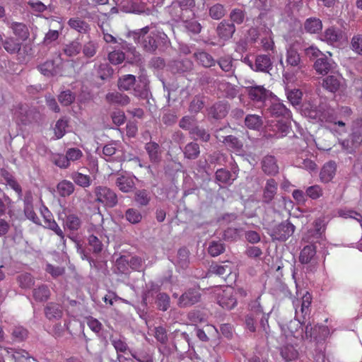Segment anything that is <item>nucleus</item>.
Listing matches in <instances>:
<instances>
[{
    "instance_id": "obj_1",
    "label": "nucleus",
    "mask_w": 362,
    "mask_h": 362,
    "mask_svg": "<svg viewBox=\"0 0 362 362\" xmlns=\"http://www.w3.org/2000/svg\"><path fill=\"white\" fill-rule=\"evenodd\" d=\"M154 23L129 33L134 41L140 44L142 49L150 54H155L157 49L166 47L170 43L168 35L160 30L154 29Z\"/></svg>"
},
{
    "instance_id": "obj_2",
    "label": "nucleus",
    "mask_w": 362,
    "mask_h": 362,
    "mask_svg": "<svg viewBox=\"0 0 362 362\" xmlns=\"http://www.w3.org/2000/svg\"><path fill=\"white\" fill-rule=\"evenodd\" d=\"M302 114L312 119L314 122H327L344 127L345 122L343 120H338V116L334 111L325 104H320L316 106L310 103H305L301 107Z\"/></svg>"
},
{
    "instance_id": "obj_3",
    "label": "nucleus",
    "mask_w": 362,
    "mask_h": 362,
    "mask_svg": "<svg viewBox=\"0 0 362 362\" xmlns=\"http://www.w3.org/2000/svg\"><path fill=\"white\" fill-rule=\"evenodd\" d=\"M264 228L273 241L284 242L295 232L296 227L288 220L275 224L274 221L264 220Z\"/></svg>"
},
{
    "instance_id": "obj_4",
    "label": "nucleus",
    "mask_w": 362,
    "mask_h": 362,
    "mask_svg": "<svg viewBox=\"0 0 362 362\" xmlns=\"http://www.w3.org/2000/svg\"><path fill=\"white\" fill-rule=\"evenodd\" d=\"M95 201L101 203L104 206L113 208L118 203L116 192L105 186H98L94 189Z\"/></svg>"
},
{
    "instance_id": "obj_5",
    "label": "nucleus",
    "mask_w": 362,
    "mask_h": 362,
    "mask_svg": "<svg viewBox=\"0 0 362 362\" xmlns=\"http://www.w3.org/2000/svg\"><path fill=\"white\" fill-rule=\"evenodd\" d=\"M201 300V293L197 288H192L185 291L177 301V306L185 308L199 303Z\"/></svg>"
},
{
    "instance_id": "obj_6",
    "label": "nucleus",
    "mask_w": 362,
    "mask_h": 362,
    "mask_svg": "<svg viewBox=\"0 0 362 362\" xmlns=\"http://www.w3.org/2000/svg\"><path fill=\"white\" fill-rule=\"evenodd\" d=\"M327 333V327L318 325H313L310 322H308L305 325L304 334L302 335V338L310 341H320L323 339Z\"/></svg>"
},
{
    "instance_id": "obj_7",
    "label": "nucleus",
    "mask_w": 362,
    "mask_h": 362,
    "mask_svg": "<svg viewBox=\"0 0 362 362\" xmlns=\"http://www.w3.org/2000/svg\"><path fill=\"white\" fill-rule=\"evenodd\" d=\"M119 45L120 48L125 51V60L127 63L135 65L142 63L141 54L134 46L122 40L119 42Z\"/></svg>"
},
{
    "instance_id": "obj_8",
    "label": "nucleus",
    "mask_w": 362,
    "mask_h": 362,
    "mask_svg": "<svg viewBox=\"0 0 362 362\" xmlns=\"http://www.w3.org/2000/svg\"><path fill=\"white\" fill-rule=\"evenodd\" d=\"M274 11L261 12L255 18L258 27L267 35L272 34L271 28L274 25Z\"/></svg>"
},
{
    "instance_id": "obj_9",
    "label": "nucleus",
    "mask_w": 362,
    "mask_h": 362,
    "mask_svg": "<svg viewBox=\"0 0 362 362\" xmlns=\"http://www.w3.org/2000/svg\"><path fill=\"white\" fill-rule=\"evenodd\" d=\"M313 67L318 74L326 75L335 69L336 64L330 57L324 54L316 59Z\"/></svg>"
},
{
    "instance_id": "obj_10",
    "label": "nucleus",
    "mask_w": 362,
    "mask_h": 362,
    "mask_svg": "<svg viewBox=\"0 0 362 362\" xmlns=\"http://www.w3.org/2000/svg\"><path fill=\"white\" fill-rule=\"evenodd\" d=\"M149 81L146 75L139 76L134 88L133 93L136 97L146 99L149 95Z\"/></svg>"
},
{
    "instance_id": "obj_11",
    "label": "nucleus",
    "mask_w": 362,
    "mask_h": 362,
    "mask_svg": "<svg viewBox=\"0 0 362 362\" xmlns=\"http://www.w3.org/2000/svg\"><path fill=\"white\" fill-rule=\"evenodd\" d=\"M278 190V182L273 178L268 179L263 188L262 202L269 204L274 199Z\"/></svg>"
},
{
    "instance_id": "obj_12",
    "label": "nucleus",
    "mask_w": 362,
    "mask_h": 362,
    "mask_svg": "<svg viewBox=\"0 0 362 362\" xmlns=\"http://www.w3.org/2000/svg\"><path fill=\"white\" fill-rule=\"evenodd\" d=\"M135 176L128 174L119 175L115 180V185L124 193H129L135 189Z\"/></svg>"
},
{
    "instance_id": "obj_13",
    "label": "nucleus",
    "mask_w": 362,
    "mask_h": 362,
    "mask_svg": "<svg viewBox=\"0 0 362 362\" xmlns=\"http://www.w3.org/2000/svg\"><path fill=\"white\" fill-rule=\"evenodd\" d=\"M249 98L255 102H264L271 95V92L262 86L246 87Z\"/></svg>"
},
{
    "instance_id": "obj_14",
    "label": "nucleus",
    "mask_w": 362,
    "mask_h": 362,
    "mask_svg": "<svg viewBox=\"0 0 362 362\" xmlns=\"http://www.w3.org/2000/svg\"><path fill=\"white\" fill-rule=\"evenodd\" d=\"M236 30L234 23L227 20H223L216 27V34L221 39L228 40L230 39Z\"/></svg>"
},
{
    "instance_id": "obj_15",
    "label": "nucleus",
    "mask_w": 362,
    "mask_h": 362,
    "mask_svg": "<svg viewBox=\"0 0 362 362\" xmlns=\"http://www.w3.org/2000/svg\"><path fill=\"white\" fill-rule=\"evenodd\" d=\"M254 66L255 71L267 74L272 70L273 63L269 55L259 54L255 57Z\"/></svg>"
},
{
    "instance_id": "obj_16",
    "label": "nucleus",
    "mask_w": 362,
    "mask_h": 362,
    "mask_svg": "<svg viewBox=\"0 0 362 362\" xmlns=\"http://www.w3.org/2000/svg\"><path fill=\"white\" fill-rule=\"evenodd\" d=\"M262 170L267 175H275L279 173L276 158L272 155H267L261 161Z\"/></svg>"
},
{
    "instance_id": "obj_17",
    "label": "nucleus",
    "mask_w": 362,
    "mask_h": 362,
    "mask_svg": "<svg viewBox=\"0 0 362 362\" xmlns=\"http://www.w3.org/2000/svg\"><path fill=\"white\" fill-rule=\"evenodd\" d=\"M312 302V296L308 293L306 292L305 294L303 295L302 298L301 306H300V313L301 317L299 316V313L297 310H296V318L298 321V322L303 325L305 324L306 317L310 315V307Z\"/></svg>"
},
{
    "instance_id": "obj_18",
    "label": "nucleus",
    "mask_w": 362,
    "mask_h": 362,
    "mask_svg": "<svg viewBox=\"0 0 362 362\" xmlns=\"http://www.w3.org/2000/svg\"><path fill=\"white\" fill-rule=\"evenodd\" d=\"M42 214L44 218L43 226L46 228L53 230L57 235H59L62 240L64 239V234L63 230L58 226L57 222L52 218V215L48 211L47 209H45V211H42Z\"/></svg>"
},
{
    "instance_id": "obj_19",
    "label": "nucleus",
    "mask_w": 362,
    "mask_h": 362,
    "mask_svg": "<svg viewBox=\"0 0 362 362\" xmlns=\"http://www.w3.org/2000/svg\"><path fill=\"white\" fill-rule=\"evenodd\" d=\"M232 272L233 266L229 262H225L224 264L212 263L209 269L210 274L218 275L224 279L230 275Z\"/></svg>"
},
{
    "instance_id": "obj_20",
    "label": "nucleus",
    "mask_w": 362,
    "mask_h": 362,
    "mask_svg": "<svg viewBox=\"0 0 362 362\" xmlns=\"http://www.w3.org/2000/svg\"><path fill=\"white\" fill-rule=\"evenodd\" d=\"M229 110L228 105L223 101H219L214 104L209 110V115L214 119H221L224 118Z\"/></svg>"
},
{
    "instance_id": "obj_21",
    "label": "nucleus",
    "mask_w": 362,
    "mask_h": 362,
    "mask_svg": "<svg viewBox=\"0 0 362 362\" xmlns=\"http://www.w3.org/2000/svg\"><path fill=\"white\" fill-rule=\"evenodd\" d=\"M105 100L110 104L125 106L129 104L130 98L126 94L114 91L106 94Z\"/></svg>"
},
{
    "instance_id": "obj_22",
    "label": "nucleus",
    "mask_w": 362,
    "mask_h": 362,
    "mask_svg": "<svg viewBox=\"0 0 362 362\" xmlns=\"http://www.w3.org/2000/svg\"><path fill=\"white\" fill-rule=\"evenodd\" d=\"M337 165L334 161L326 163L321 169L320 177L322 182L327 183L330 182L335 175Z\"/></svg>"
},
{
    "instance_id": "obj_23",
    "label": "nucleus",
    "mask_w": 362,
    "mask_h": 362,
    "mask_svg": "<svg viewBox=\"0 0 362 362\" xmlns=\"http://www.w3.org/2000/svg\"><path fill=\"white\" fill-rule=\"evenodd\" d=\"M146 151L151 162L158 163L161 160V151L160 146L155 141H149L145 144Z\"/></svg>"
},
{
    "instance_id": "obj_24",
    "label": "nucleus",
    "mask_w": 362,
    "mask_h": 362,
    "mask_svg": "<svg viewBox=\"0 0 362 362\" xmlns=\"http://www.w3.org/2000/svg\"><path fill=\"white\" fill-rule=\"evenodd\" d=\"M133 200L139 207L146 206L151 200V193L146 189H136L134 192Z\"/></svg>"
},
{
    "instance_id": "obj_25",
    "label": "nucleus",
    "mask_w": 362,
    "mask_h": 362,
    "mask_svg": "<svg viewBox=\"0 0 362 362\" xmlns=\"http://www.w3.org/2000/svg\"><path fill=\"white\" fill-rule=\"evenodd\" d=\"M37 69L42 74L47 77L57 76L60 70L59 65H56L53 60H47L38 65Z\"/></svg>"
},
{
    "instance_id": "obj_26",
    "label": "nucleus",
    "mask_w": 362,
    "mask_h": 362,
    "mask_svg": "<svg viewBox=\"0 0 362 362\" xmlns=\"http://www.w3.org/2000/svg\"><path fill=\"white\" fill-rule=\"evenodd\" d=\"M316 249L315 245L308 244L305 245L300 251L299 262L303 264L311 263L315 257Z\"/></svg>"
},
{
    "instance_id": "obj_27",
    "label": "nucleus",
    "mask_w": 362,
    "mask_h": 362,
    "mask_svg": "<svg viewBox=\"0 0 362 362\" xmlns=\"http://www.w3.org/2000/svg\"><path fill=\"white\" fill-rule=\"evenodd\" d=\"M237 178V175L233 176L230 171L225 169H218L215 173L216 182L220 184L230 185Z\"/></svg>"
},
{
    "instance_id": "obj_28",
    "label": "nucleus",
    "mask_w": 362,
    "mask_h": 362,
    "mask_svg": "<svg viewBox=\"0 0 362 362\" xmlns=\"http://www.w3.org/2000/svg\"><path fill=\"white\" fill-rule=\"evenodd\" d=\"M286 62L287 66L300 68L301 59L297 49L293 46H290L286 50Z\"/></svg>"
},
{
    "instance_id": "obj_29",
    "label": "nucleus",
    "mask_w": 362,
    "mask_h": 362,
    "mask_svg": "<svg viewBox=\"0 0 362 362\" xmlns=\"http://www.w3.org/2000/svg\"><path fill=\"white\" fill-rule=\"evenodd\" d=\"M184 157L189 160H195L200 155V147L195 141L189 142L182 149Z\"/></svg>"
},
{
    "instance_id": "obj_30",
    "label": "nucleus",
    "mask_w": 362,
    "mask_h": 362,
    "mask_svg": "<svg viewBox=\"0 0 362 362\" xmlns=\"http://www.w3.org/2000/svg\"><path fill=\"white\" fill-rule=\"evenodd\" d=\"M193 64L188 59L174 60L171 62L170 69L174 73H184L192 69Z\"/></svg>"
},
{
    "instance_id": "obj_31",
    "label": "nucleus",
    "mask_w": 362,
    "mask_h": 362,
    "mask_svg": "<svg viewBox=\"0 0 362 362\" xmlns=\"http://www.w3.org/2000/svg\"><path fill=\"white\" fill-rule=\"evenodd\" d=\"M194 57L202 66L206 68H210L214 66L216 61L214 57L206 52L199 51L194 53Z\"/></svg>"
},
{
    "instance_id": "obj_32",
    "label": "nucleus",
    "mask_w": 362,
    "mask_h": 362,
    "mask_svg": "<svg viewBox=\"0 0 362 362\" xmlns=\"http://www.w3.org/2000/svg\"><path fill=\"white\" fill-rule=\"evenodd\" d=\"M69 26L80 33L86 34L90 30L89 24L79 18H71L68 21Z\"/></svg>"
},
{
    "instance_id": "obj_33",
    "label": "nucleus",
    "mask_w": 362,
    "mask_h": 362,
    "mask_svg": "<svg viewBox=\"0 0 362 362\" xmlns=\"http://www.w3.org/2000/svg\"><path fill=\"white\" fill-rule=\"evenodd\" d=\"M136 79L135 76L132 74L124 75L119 78L117 81V86L120 90H130L134 88Z\"/></svg>"
},
{
    "instance_id": "obj_34",
    "label": "nucleus",
    "mask_w": 362,
    "mask_h": 362,
    "mask_svg": "<svg viewBox=\"0 0 362 362\" xmlns=\"http://www.w3.org/2000/svg\"><path fill=\"white\" fill-rule=\"evenodd\" d=\"M341 78L336 76H328L323 79L322 86L331 93H336L340 88Z\"/></svg>"
},
{
    "instance_id": "obj_35",
    "label": "nucleus",
    "mask_w": 362,
    "mask_h": 362,
    "mask_svg": "<svg viewBox=\"0 0 362 362\" xmlns=\"http://www.w3.org/2000/svg\"><path fill=\"white\" fill-rule=\"evenodd\" d=\"M62 310L61 306L54 303H49L45 308V316L49 319H59L62 316Z\"/></svg>"
},
{
    "instance_id": "obj_36",
    "label": "nucleus",
    "mask_w": 362,
    "mask_h": 362,
    "mask_svg": "<svg viewBox=\"0 0 362 362\" xmlns=\"http://www.w3.org/2000/svg\"><path fill=\"white\" fill-rule=\"evenodd\" d=\"M82 49V46L80 42L75 40L68 44L64 45L62 52L69 57H73L78 55Z\"/></svg>"
},
{
    "instance_id": "obj_37",
    "label": "nucleus",
    "mask_w": 362,
    "mask_h": 362,
    "mask_svg": "<svg viewBox=\"0 0 362 362\" xmlns=\"http://www.w3.org/2000/svg\"><path fill=\"white\" fill-rule=\"evenodd\" d=\"M322 28V21L315 17H311L305 20L304 23V29L309 33H317Z\"/></svg>"
},
{
    "instance_id": "obj_38",
    "label": "nucleus",
    "mask_w": 362,
    "mask_h": 362,
    "mask_svg": "<svg viewBox=\"0 0 362 362\" xmlns=\"http://www.w3.org/2000/svg\"><path fill=\"white\" fill-rule=\"evenodd\" d=\"M209 16L214 20H220L226 14V9L225 6L216 3L208 6Z\"/></svg>"
},
{
    "instance_id": "obj_39",
    "label": "nucleus",
    "mask_w": 362,
    "mask_h": 362,
    "mask_svg": "<svg viewBox=\"0 0 362 362\" xmlns=\"http://www.w3.org/2000/svg\"><path fill=\"white\" fill-rule=\"evenodd\" d=\"M230 22L235 25H241L247 19V13L245 10L235 8L229 13Z\"/></svg>"
},
{
    "instance_id": "obj_40",
    "label": "nucleus",
    "mask_w": 362,
    "mask_h": 362,
    "mask_svg": "<svg viewBox=\"0 0 362 362\" xmlns=\"http://www.w3.org/2000/svg\"><path fill=\"white\" fill-rule=\"evenodd\" d=\"M245 125L250 129L259 130L263 125V119L257 115H247L245 118Z\"/></svg>"
},
{
    "instance_id": "obj_41",
    "label": "nucleus",
    "mask_w": 362,
    "mask_h": 362,
    "mask_svg": "<svg viewBox=\"0 0 362 362\" xmlns=\"http://www.w3.org/2000/svg\"><path fill=\"white\" fill-rule=\"evenodd\" d=\"M82 221L81 218L74 214H69L66 216L64 220L65 227L71 231L78 230L81 226Z\"/></svg>"
},
{
    "instance_id": "obj_42",
    "label": "nucleus",
    "mask_w": 362,
    "mask_h": 362,
    "mask_svg": "<svg viewBox=\"0 0 362 362\" xmlns=\"http://www.w3.org/2000/svg\"><path fill=\"white\" fill-rule=\"evenodd\" d=\"M217 64L222 71L228 73H234L235 67L233 64V59L230 56H223L217 60Z\"/></svg>"
},
{
    "instance_id": "obj_43",
    "label": "nucleus",
    "mask_w": 362,
    "mask_h": 362,
    "mask_svg": "<svg viewBox=\"0 0 362 362\" xmlns=\"http://www.w3.org/2000/svg\"><path fill=\"white\" fill-rule=\"evenodd\" d=\"M71 178L76 185L84 188L91 185V178L88 175H85L79 172H74L71 175Z\"/></svg>"
},
{
    "instance_id": "obj_44",
    "label": "nucleus",
    "mask_w": 362,
    "mask_h": 362,
    "mask_svg": "<svg viewBox=\"0 0 362 362\" xmlns=\"http://www.w3.org/2000/svg\"><path fill=\"white\" fill-rule=\"evenodd\" d=\"M218 303L223 308L231 310L236 305L237 300L230 294L224 292L222 296L218 297Z\"/></svg>"
},
{
    "instance_id": "obj_45",
    "label": "nucleus",
    "mask_w": 362,
    "mask_h": 362,
    "mask_svg": "<svg viewBox=\"0 0 362 362\" xmlns=\"http://www.w3.org/2000/svg\"><path fill=\"white\" fill-rule=\"evenodd\" d=\"M155 303L159 310L166 311L170 306V296L165 293L160 292L156 297Z\"/></svg>"
},
{
    "instance_id": "obj_46",
    "label": "nucleus",
    "mask_w": 362,
    "mask_h": 362,
    "mask_svg": "<svg viewBox=\"0 0 362 362\" xmlns=\"http://www.w3.org/2000/svg\"><path fill=\"white\" fill-rule=\"evenodd\" d=\"M57 189L60 196L65 197L74 192V185L71 182L64 180L58 183Z\"/></svg>"
},
{
    "instance_id": "obj_47",
    "label": "nucleus",
    "mask_w": 362,
    "mask_h": 362,
    "mask_svg": "<svg viewBox=\"0 0 362 362\" xmlns=\"http://www.w3.org/2000/svg\"><path fill=\"white\" fill-rule=\"evenodd\" d=\"M50 296V291L47 286L42 285L33 291V296L36 301L43 302L48 300Z\"/></svg>"
},
{
    "instance_id": "obj_48",
    "label": "nucleus",
    "mask_w": 362,
    "mask_h": 362,
    "mask_svg": "<svg viewBox=\"0 0 362 362\" xmlns=\"http://www.w3.org/2000/svg\"><path fill=\"white\" fill-rule=\"evenodd\" d=\"M129 353L132 358L138 362H154V357L152 353L135 350H129Z\"/></svg>"
},
{
    "instance_id": "obj_49",
    "label": "nucleus",
    "mask_w": 362,
    "mask_h": 362,
    "mask_svg": "<svg viewBox=\"0 0 362 362\" xmlns=\"http://www.w3.org/2000/svg\"><path fill=\"white\" fill-rule=\"evenodd\" d=\"M324 37L327 42L334 44L342 38V33L339 30L329 28L325 30Z\"/></svg>"
},
{
    "instance_id": "obj_50",
    "label": "nucleus",
    "mask_w": 362,
    "mask_h": 362,
    "mask_svg": "<svg viewBox=\"0 0 362 362\" xmlns=\"http://www.w3.org/2000/svg\"><path fill=\"white\" fill-rule=\"evenodd\" d=\"M226 250L225 244L221 241L212 240L209 243L208 252L212 257H217Z\"/></svg>"
},
{
    "instance_id": "obj_51",
    "label": "nucleus",
    "mask_w": 362,
    "mask_h": 362,
    "mask_svg": "<svg viewBox=\"0 0 362 362\" xmlns=\"http://www.w3.org/2000/svg\"><path fill=\"white\" fill-rule=\"evenodd\" d=\"M223 143L227 147L230 148L235 151H240L242 150L243 146V142L233 135H228L227 137H224Z\"/></svg>"
},
{
    "instance_id": "obj_52",
    "label": "nucleus",
    "mask_w": 362,
    "mask_h": 362,
    "mask_svg": "<svg viewBox=\"0 0 362 362\" xmlns=\"http://www.w3.org/2000/svg\"><path fill=\"white\" fill-rule=\"evenodd\" d=\"M286 95L289 102L293 105H298L300 104L303 97V93L300 89L293 88L286 90Z\"/></svg>"
},
{
    "instance_id": "obj_53",
    "label": "nucleus",
    "mask_w": 362,
    "mask_h": 362,
    "mask_svg": "<svg viewBox=\"0 0 362 362\" xmlns=\"http://www.w3.org/2000/svg\"><path fill=\"white\" fill-rule=\"evenodd\" d=\"M204 106L203 97L196 95L189 103L188 110L190 113L197 115Z\"/></svg>"
},
{
    "instance_id": "obj_54",
    "label": "nucleus",
    "mask_w": 362,
    "mask_h": 362,
    "mask_svg": "<svg viewBox=\"0 0 362 362\" xmlns=\"http://www.w3.org/2000/svg\"><path fill=\"white\" fill-rule=\"evenodd\" d=\"M76 99V95L70 90L62 91L58 95L59 102L64 106L71 105Z\"/></svg>"
},
{
    "instance_id": "obj_55",
    "label": "nucleus",
    "mask_w": 362,
    "mask_h": 362,
    "mask_svg": "<svg viewBox=\"0 0 362 362\" xmlns=\"http://www.w3.org/2000/svg\"><path fill=\"white\" fill-rule=\"evenodd\" d=\"M108 60L113 65L120 64L125 60V54L119 49H115L108 54Z\"/></svg>"
},
{
    "instance_id": "obj_56",
    "label": "nucleus",
    "mask_w": 362,
    "mask_h": 362,
    "mask_svg": "<svg viewBox=\"0 0 362 362\" xmlns=\"http://www.w3.org/2000/svg\"><path fill=\"white\" fill-rule=\"evenodd\" d=\"M190 134L195 135L200 141L208 142L211 139L209 132L203 127L195 126L190 130Z\"/></svg>"
},
{
    "instance_id": "obj_57",
    "label": "nucleus",
    "mask_w": 362,
    "mask_h": 362,
    "mask_svg": "<svg viewBox=\"0 0 362 362\" xmlns=\"http://www.w3.org/2000/svg\"><path fill=\"white\" fill-rule=\"evenodd\" d=\"M269 111L272 115L275 117L284 116L288 114V109L284 104L279 102L272 103L269 108Z\"/></svg>"
},
{
    "instance_id": "obj_58",
    "label": "nucleus",
    "mask_w": 362,
    "mask_h": 362,
    "mask_svg": "<svg viewBox=\"0 0 362 362\" xmlns=\"http://www.w3.org/2000/svg\"><path fill=\"white\" fill-rule=\"evenodd\" d=\"M88 245L94 254H99L103 249V245L100 240L94 235H91L88 238Z\"/></svg>"
},
{
    "instance_id": "obj_59",
    "label": "nucleus",
    "mask_w": 362,
    "mask_h": 362,
    "mask_svg": "<svg viewBox=\"0 0 362 362\" xmlns=\"http://www.w3.org/2000/svg\"><path fill=\"white\" fill-rule=\"evenodd\" d=\"M98 44L94 41H89L85 43L82 47L84 57L87 58L93 57L97 52Z\"/></svg>"
},
{
    "instance_id": "obj_60",
    "label": "nucleus",
    "mask_w": 362,
    "mask_h": 362,
    "mask_svg": "<svg viewBox=\"0 0 362 362\" xmlns=\"http://www.w3.org/2000/svg\"><path fill=\"white\" fill-rule=\"evenodd\" d=\"M306 197L312 199H317L323 195V189L321 186L315 185L307 187Z\"/></svg>"
},
{
    "instance_id": "obj_61",
    "label": "nucleus",
    "mask_w": 362,
    "mask_h": 362,
    "mask_svg": "<svg viewBox=\"0 0 362 362\" xmlns=\"http://www.w3.org/2000/svg\"><path fill=\"white\" fill-rule=\"evenodd\" d=\"M68 127V121L66 119H59L54 127V134L57 139L62 138L66 134V129Z\"/></svg>"
},
{
    "instance_id": "obj_62",
    "label": "nucleus",
    "mask_w": 362,
    "mask_h": 362,
    "mask_svg": "<svg viewBox=\"0 0 362 362\" xmlns=\"http://www.w3.org/2000/svg\"><path fill=\"white\" fill-rule=\"evenodd\" d=\"M350 47L355 53L362 55V34L353 36L351 40Z\"/></svg>"
},
{
    "instance_id": "obj_63",
    "label": "nucleus",
    "mask_w": 362,
    "mask_h": 362,
    "mask_svg": "<svg viewBox=\"0 0 362 362\" xmlns=\"http://www.w3.org/2000/svg\"><path fill=\"white\" fill-rule=\"evenodd\" d=\"M126 219L131 223L136 224L141 221L142 216L136 209H129L125 213Z\"/></svg>"
},
{
    "instance_id": "obj_64",
    "label": "nucleus",
    "mask_w": 362,
    "mask_h": 362,
    "mask_svg": "<svg viewBox=\"0 0 362 362\" xmlns=\"http://www.w3.org/2000/svg\"><path fill=\"white\" fill-rule=\"evenodd\" d=\"M349 141L351 142V150L349 153H351L362 144V132L361 131L353 132L350 136Z\"/></svg>"
}]
</instances>
